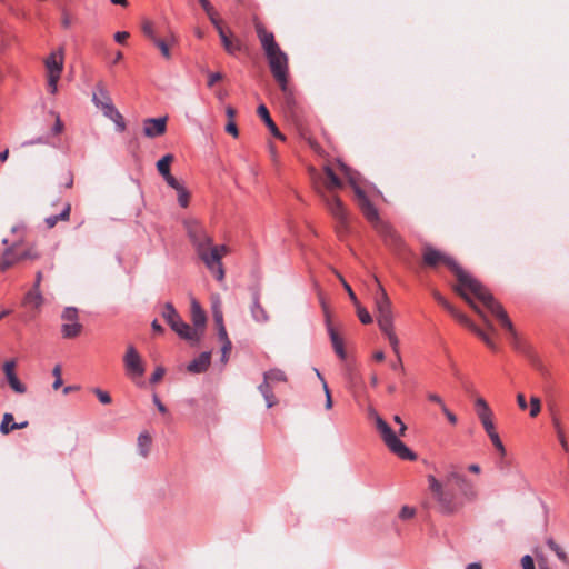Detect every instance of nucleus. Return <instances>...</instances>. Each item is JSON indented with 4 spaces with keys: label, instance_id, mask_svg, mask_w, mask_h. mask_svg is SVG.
<instances>
[{
    "label": "nucleus",
    "instance_id": "cd10ccee",
    "mask_svg": "<svg viewBox=\"0 0 569 569\" xmlns=\"http://www.w3.org/2000/svg\"><path fill=\"white\" fill-rule=\"evenodd\" d=\"M220 36V39H221V42L224 47V49L229 52V53H234L237 50H239L240 46L239 43H234L232 42L228 36L226 34V32L223 31L221 24H220V21L217 22V24H213Z\"/></svg>",
    "mask_w": 569,
    "mask_h": 569
},
{
    "label": "nucleus",
    "instance_id": "6e6d98bb",
    "mask_svg": "<svg viewBox=\"0 0 569 569\" xmlns=\"http://www.w3.org/2000/svg\"><path fill=\"white\" fill-rule=\"evenodd\" d=\"M521 566L523 569H536L535 561L531 556L526 555L521 558Z\"/></svg>",
    "mask_w": 569,
    "mask_h": 569
},
{
    "label": "nucleus",
    "instance_id": "1a4fd4ad",
    "mask_svg": "<svg viewBox=\"0 0 569 569\" xmlns=\"http://www.w3.org/2000/svg\"><path fill=\"white\" fill-rule=\"evenodd\" d=\"M210 246L211 244H202L194 250L207 269L219 282H221L224 279V269L221 262V258L217 254V250L210 249Z\"/></svg>",
    "mask_w": 569,
    "mask_h": 569
},
{
    "label": "nucleus",
    "instance_id": "6e6552de",
    "mask_svg": "<svg viewBox=\"0 0 569 569\" xmlns=\"http://www.w3.org/2000/svg\"><path fill=\"white\" fill-rule=\"evenodd\" d=\"M63 48H59L51 52L44 60V66L48 71V89L52 94L58 90V82L63 70Z\"/></svg>",
    "mask_w": 569,
    "mask_h": 569
},
{
    "label": "nucleus",
    "instance_id": "bf43d9fd",
    "mask_svg": "<svg viewBox=\"0 0 569 569\" xmlns=\"http://www.w3.org/2000/svg\"><path fill=\"white\" fill-rule=\"evenodd\" d=\"M413 515H415V509L405 506L401 508L399 517L401 519H410L411 517H413Z\"/></svg>",
    "mask_w": 569,
    "mask_h": 569
},
{
    "label": "nucleus",
    "instance_id": "ea45409f",
    "mask_svg": "<svg viewBox=\"0 0 569 569\" xmlns=\"http://www.w3.org/2000/svg\"><path fill=\"white\" fill-rule=\"evenodd\" d=\"M143 32H144V34H146L148 38H150L153 42H154V39H159V38H160V32H161V33H166V32H164L163 27H162V26H159V27H158V34H157L151 23H146V24L143 26Z\"/></svg>",
    "mask_w": 569,
    "mask_h": 569
},
{
    "label": "nucleus",
    "instance_id": "0e129e2a",
    "mask_svg": "<svg viewBox=\"0 0 569 569\" xmlns=\"http://www.w3.org/2000/svg\"><path fill=\"white\" fill-rule=\"evenodd\" d=\"M223 76L222 73L220 72H212V73H209V77H208V86L209 87H212L217 81H220L222 80Z\"/></svg>",
    "mask_w": 569,
    "mask_h": 569
},
{
    "label": "nucleus",
    "instance_id": "c85d7f7f",
    "mask_svg": "<svg viewBox=\"0 0 569 569\" xmlns=\"http://www.w3.org/2000/svg\"><path fill=\"white\" fill-rule=\"evenodd\" d=\"M547 546L549 547V549L551 551L555 552V555L557 556V558L563 563V565H569V557L567 555V552L565 551V549L558 545L553 539L549 538L547 539L546 541Z\"/></svg>",
    "mask_w": 569,
    "mask_h": 569
},
{
    "label": "nucleus",
    "instance_id": "20e7f679",
    "mask_svg": "<svg viewBox=\"0 0 569 569\" xmlns=\"http://www.w3.org/2000/svg\"><path fill=\"white\" fill-rule=\"evenodd\" d=\"M470 293L480 300L485 307L500 321L501 326L510 332L513 339V346H520L511 320L509 319L501 305L495 300L492 295L480 282L478 283V288L471 290Z\"/></svg>",
    "mask_w": 569,
    "mask_h": 569
},
{
    "label": "nucleus",
    "instance_id": "39448f33",
    "mask_svg": "<svg viewBox=\"0 0 569 569\" xmlns=\"http://www.w3.org/2000/svg\"><path fill=\"white\" fill-rule=\"evenodd\" d=\"M340 170L345 173V176L348 178V181L350 186L353 188V191L356 193L358 204L363 213V216L367 218L368 221L371 223H379V214L376 209V207L370 202L368 199L366 192L360 188V176L358 172L352 171L347 164L339 162Z\"/></svg>",
    "mask_w": 569,
    "mask_h": 569
},
{
    "label": "nucleus",
    "instance_id": "473e14b6",
    "mask_svg": "<svg viewBox=\"0 0 569 569\" xmlns=\"http://www.w3.org/2000/svg\"><path fill=\"white\" fill-rule=\"evenodd\" d=\"M82 326L78 322H66L61 327V332L64 338H74L81 332Z\"/></svg>",
    "mask_w": 569,
    "mask_h": 569
},
{
    "label": "nucleus",
    "instance_id": "72a5a7b5",
    "mask_svg": "<svg viewBox=\"0 0 569 569\" xmlns=\"http://www.w3.org/2000/svg\"><path fill=\"white\" fill-rule=\"evenodd\" d=\"M325 173L327 181L326 187L328 190H335L342 186L341 180L338 178V176L333 172V170L330 167L325 168Z\"/></svg>",
    "mask_w": 569,
    "mask_h": 569
},
{
    "label": "nucleus",
    "instance_id": "4d7b16f0",
    "mask_svg": "<svg viewBox=\"0 0 569 569\" xmlns=\"http://www.w3.org/2000/svg\"><path fill=\"white\" fill-rule=\"evenodd\" d=\"M323 391H325V395H326V403H325V407L326 409H331L332 408V398H331V393H330V390H329V387L327 385V382H323Z\"/></svg>",
    "mask_w": 569,
    "mask_h": 569
},
{
    "label": "nucleus",
    "instance_id": "3c124183",
    "mask_svg": "<svg viewBox=\"0 0 569 569\" xmlns=\"http://www.w3.org/2000/svg\"><path fill=\"white\" fill-rule=\"evenodd\" d=\"M164 373H166V369L163 367H161V366L157 367L150 378V382L151 383L159 382L163 378Z\"/></svg>",
    "mask_w": 569,
    "mask_h": 569
},
{
    "label": "nucleus",
    "instance_id": "dca6fc26",
    "mask_svg": "<svg viewBox=\"0 0 569 569\" xmlns=\"http://www.w3.org/2000/svg\"><path fill=\"white\" fill-rule=\"evenodd\" d=\"M174 160V156L169 153L162 157L157 162V170L158 172L163 177V179L167 181V183L172 187L173 189H178V181L170 172V166Z\"/></svg>",
    "mask_w": 569,
    "mask_h": 569
},
{
    "label": "nucleus",
    "instance_id": "774afa93",
    "mask_svg": "<svg viewBox=\"0 0 569 569\" xmlns=\"http://www.w3.org/2000/svg\"><path fill=\"white\" fill-rule=\"evenodd\" d=\"M129 38V32L127 31H118L114 33V40L118 43H123Z\"/></svg>",
    "mask_w": 569,
    "mask_h": 569
},
{
    "label": "nucleus",
    "instance_id": "f257e3e1",
    "mask_svg": "<svg viewBox=\"0 0 569 569\" xmlns=\"http://www.w3.org/2000/svg\"><path fill=\"white\" fill-rule=\"evenodd\" d=\"M427 481L438 510L443 515H453L459 511L463 505L461 499L471 501L477 497L475 483L453 465L446 468L442 480L428 475Z\"/></svg>",
    "mask_w": 569,
    "mask_h": 569
},
{
    "label": "nucleus",
    "instance_id": "2eb2a0df",
    "mask_svg": "<svg viewBox=\"0 0 569 569\" xmlns=\"http://www.w3.org/2000/svg\"><path fill=\"white\" fill-rule=\"evenodd\" d=\"M476 411L479 420L481 421L483 429L487 433H491V431L496 430L495 423L492 420V411L489 408L488 403L483 398L476 399Z\"/></svg>",
    "mask_w": 569,
    "mask_h": 569
},
{
    "label": "nucleus",
    "instance_id": "9d476101",
    "mask_svg": "<svg viewBox=\"0 0 569 569\" xmlns=\"http://www.w3.org/2000/svg\"><path fill=\"white\" fill-rule=\"evenodd\" d=\"M183 227L194 249L202 244H211V237L206 232L200 221L196 218H186Z\"/></svg>",
    "mask_w": 569,
    "mask_h": 569
},
{
    "label": "nucleus",
    "instance_id": "864d4df0",
    "mask_svg": "<svg viewBox=\"0 0 569 569\" xmlns=\"http://www.w3.org/2000/svg\"><path fill=\"white\" fill-rule=\"evenodd\" d=\"M16 366H17V363H16V361H14V360H8V361H6V362L3 363V373H4V376L7 377V376H10V375H12V373H16V372H14Z\"/></svg>",
    "mask_w": 569,
    "mask_h": 569
},
{
    "label": "nucleus",
    "instance_id": "37998d69",
    "mask_svg": "<svg viewBox=\"0 0 569 569\" xmlns=\"http://www.w3.org/2000/svg\"><path fill=\"white\" fill-rule=\"evenodd\" d=\"M61 318L66 321V322H74V321H78V310L76 308H72V307H67L62 315H61Z\"/></svg>",
    "mask_w": 569,
    "mask_h": 569
},
{
    "label": "nucleus",
    "instance_id": "7ed1b4c3",
    "mask_svg": "<svg viewBox=\"0 0 569 569\" xmlns=\"http://www.w3.org/2000/svg\"><path fill=\"white\" fill-rule=\"evenodd\" d=\"M370 417L373 418L376 428L380 433L388 449L403 460H416L417 456L411 451L395 433L390 426L376 412L375 409L369 410Z\"/></svg>",
    "mask_w": 569,
    "mask_h": 569
},
{
    "label": "nucleus",
    "instance_id": "4c0bfd02",
    "mask_svg": "<svg viewBox=\"0 0 569 569\" xmlns=\"http://www.w3.org/2000/svg\"><path fill=\"white\" fill-rule=\"evenodd\" d=\"M470 329L492 350L497 349L495 341L479 327L470 325Z\"/></svg>",
    "mask_w": 569,
    "mask_h": 569
},
{
    "label": "nucleus",
    "instance_id": "7c9ffc66",
    "mask_svg": "<svg viewBox=\"0 0 569 569\" xmlns=\"http://www.w3.org/2000/svg\"><path fill=\"white\" fill-rule=\"evenodd\" d=\"M151 446V437L148 432H141L138 437V451L140 456L146 458L149 455Z\"/></svg>",
    "mask_w": 569,
    "mask_h": 569
},
{
    "label": "nucleus",
    "instance_id": "393cba45",
    "mask_svg": "<svg viewBox=\"0 0 569 569\" xmlns=\"http://www.w3.org/2000/svg\"><path fill=\"white\" fill-rule=\"evenodd\" d=\"M516 349L527 357L532 367H535L540 372H545V366L542 361L530 347L520 345L516 346Z\"/></svg>",
    "mask_w": 569,
    "mask_h": 569
},
{
    "label": "nucleus",
    "instance_id": "69168bd1",
    "mask_svg": "<svg viewBox=\"0 0 569 569\" xmlns=\"http://www.w3.org/2000/svg\"><path fill=\"white\" fill-rule=\"evenodd\" d=\"M62 131H63V123H62V121H61L60 117H59V116H57V117H56L54 124H53V127H52V132H53L54 134H59V133H61Z\"/></svg>",
    "mask_w": 569,
    "mask_h": 569
},
{
    "label": "nucleus",
    "instance_id": "aec40b11",
    "mask_svg": "<svg viewBox=\"0 0 569 569\" xmlns=\"http://www.w3.org/2000/svg\"><path fill=\"white\" fill-rule=\"evenodd\" d=\"M210 361L211 352L203 351L188 365L187 369L191 373H201L208 369Z\"/></svg>",
    "mask_w": 569,
    "mask_h": 569
},
{
    "label": "nucleus",
    "instance_id": "5fc2aeb1",
    "mask_svg": "<svg viewBox=\"0 0 569 569\" xmlns=\"http://www.w3.org/2000/svg\"><path fill=\"white\" fill-rule=\"evenodd\" d=\"M441 411L443 412V415L447 417L448 421L451 425L457 423V421H458L457 416L453 412H451L446 405H442Z\"/></svg>",
    "mask_w": 569,
    "mask_h": 569
},
{
    "label": "nucleus",
    "instance_id": "412c9836",
    "mask_svg": "<svg viewBox=\"0 0 569 569\" xmlns=\"http://www.w3.org/2000/svg\"><path fill=\"white\" fill-rule=\"evenodd\" d=\"M258 116L261 118V120L266 123L268 129L270 130L271 134L280 140H284V136L279 131L278 127L273 122V120L270 117V113L264 104H260L257 109Z\"/></svg>",
    "mask_w": 569,
    "mask_h": 569
},
{
    "label": "nucleus",
    "instance_id": "c03bdc74",
    "mask_svg": "<svg viewBox=\"0 0 569 569\" xmlns=\"http://www.w3.org/2000/svg\"><path fill=\"white\" fill-rule=\"evenodd\" d=\"M356 306H357V312H358L359 320L363 325L371 323L372 317L370 316V313L363 307L359 306V303H357Z\"/></svg>",
    "mask_w": 569,
    "mask_h": 569
},
{
    "label": "nucleus",
    "instance_id": "f704fd0d",
    "mask_svg": "<svg viewBox=\"0 0 569 569\" xmlns=\"http://www.w3.org/2000/svg\"><path fill=\"white\" fill-rule=\"evenodd\" d=\"M7 382L9 383L10 388L19 395H23L27 392V387L24 383H22L18 376L16 373H12L10 376L6 377Z\"/></svg>",
    "mask_w": 569,
    "mask_h": 569
},
{
    "label": "nucleus",
    "instance_id": "a878e982",
    "mask_svg": "<svg viewBox=\"0 0 569 569\" xmlns=\"http://www.w3.org/2000/svg\"><path fill=\"white\" fill-rule=\"evenodd\" d=\"M191 319L194 327L204 328L206 315L196 299L191 300Z\"/></svg>",
    "mask_w": 569,
    "mask_h": 569
},
{
    "label": "nucleus",
    "instance_id": "4be33fe9",
    "mask_svg": "<svg viewBox=\"0 0 569 569\" xmlns=\"http://www.w3.org/2000/svg\"><path fill=\"white\" fill-rule=\"evenodd\" d=\"M257 33L266 53L278 50L280 48L274 41L273 34L266 31L262 26H257Z\"/></svg>",
    "mask_w": 569,
    "mask_h": 569
},
{
    "label": "nucleus",
    "instance_id": "a19ab883",
    "mask_svg": "<svg viewBox=\"0 0 569 569\" xmlns=\"http://www.w3.org/2000/svg\"><path fill=\"white\" fill-rule=\"evenodd\" d=\"M199 3L201 4V7L203 8V10L206 11V13L208 14L210 21L212 22V24H217V22L219 21L218 18L216 17V12L211 6V3L208 1V0H199Z\"/></svg>",
    "mask_w": 569,
    "mask_h": 569
},
{
    "label": "nucleus",
    "instance_id": "13d9d810",
    "mask_svg": "<svg viewBox=\"0 0 569 569\" xmlns=\"http://www.w3.org/2000/svg\"><path fill=\"white\" fill-rule=\"evenodd\" d=\"M226 131L232 134L234 138L239 136L238 127L233 120H229V122L226 124Z\"/></svg>",
    "mask_w": 569,
    "mask_h": 569
},
{
    "label": "nucleus",
    "instance_id": "e2e57ef3",
    "mask_svg": "<svg viewBox=\"0 0 569 569\" xmlns=\"http://www.w3.org/2000/svg\"><path fill=\"white\" fill-rule=\"evenodd\" d=\"M212 317L217 328L224 326L222 310H214V312H212Z\"/></svg>",
    "mask_w": 569,
    "mask_h": 569
},
{
    "label": "nucleus",
    "instance_id": "f3484780",
    "mask_svg": "<svg viewBox=\"0 0 569 569\" xmlns=\"http://www.w3.org/2000/svg\"><path fill=\"white\" fill-rule=\"evenodd\" d=\"M326 204L330 213L342 224L347 223V211L341 202V200L333 196L326 199Z\"/></svg>",
    "mask_w": 569,
    "mask_h": 569
},
{
    "label": "nucleus",
    "instance_id": "8fccbe9b",
    "mask_svg": "<svg viewBox=\"0 0 569 569\" xmlns=\"http://www.w3.org/2000/svg\"><path fill=\"white\" fill-rule=\"evenodd\" d=\"M118 117H114L113 114L109 116L108 119H110L111 121L114 122L118 131H123L126 129V123H124V120H123V117L121 116V113L118 111Z\"/></svg>",
    "mask_w": 569,
    "mask_h": 569
},
{
    "label": "nucleus",
    "instance_id": "79ce46f5",
    "mask_svg": "<svg viewBox=\"0 0 569 569\" xmlns=\"http://www.w3.org/2000/svg\"><path fill=\"white\" fill-rule=\"evenodd\" d=\"M490 438V440L492 441L495 448L500 452L501 456H505L506 455V449H505V446L502 443V441L500 440V437L499 435L497 433L496 430L491 431V433H487Z\"/></svg>",
    "mask_w": 569,
    "mask_h": 569
},
{
    "label": "nucleus",
    "instance_id": "a211bd4d",
    "mask_svg": "<svg viewBox=\"0 0 569 569\" xmlns=\"http://www.w3.org/2000/svg\"><path fill=\"white\" fill-rule=\"evenodd\" d=\"M176 41L177 40H176L174 32L172 30H168V31H166V33L160 32V38L154 39V44L159 48L161 54L166 59H170L171 58L170 48L173 44H176Z\"/></svg>",
    "mask_w": 569,
    "mask_h": 569
},
{
    "label": "nucleus",
    "instance_id": "c9c22d12",
    "mask_svg": "<svg viewBox=\"0 0 569 569\" xmlns=\"http://www.w3.org/2000/svg\"><path fill=\"white\" fill-rule=\"evenodd\" d=\"M163 318L170 325L171 329L178 332V320H176V310L171 303L166 306V309L162 312Z\"/></svg>",
    "mask_w": 569,
    "mask_h": 569
},
{
    "label": "nucleus",
    "instance_id": "052dcab7",
    "mask_svg": "<svg viewBox=\"0 0 569 569\" xmlns=\"http://www.w3.org/2000/svg\"><path fill=\"white\" fill-rule=\"evenodd\" d=\"M260 393L262 395V397L264 395H270L272 393V387H271V383L270 382H267V380L263 379L262 383L258 387Z\"/></svg>",
    "mask_w": 569,
    "mask_h": 569
},
{
    "label": "nucleus",
    "instance_id": "2f4dec72",
    "mask_svg": "<svg viewBox=\"0 0 569 569\" xmlns=\"http://www.w3.org/2000/svg\"><path fill=\"white\" fill-rule=\"evenodd\" d=\"M263 379L267 380V382L276 383V382H284L287 381V376L284 371L281 369L274 368L266 371L263 373Z\"/></svg>",
    "mask_w": 569,
    "mask_h": 569
},
{
    "label": "nucleus",
    "instance_id": "e433bc0d",
    "mask_svg": "<svg viewBox=\"0 0 569 569\" xmlns=\"http://www.w3.org/2000/svg\"><path fill=\"white\" fill-rule=\"evenodd\" d=\"M381 331L386 336V338L388 339L389 345L391 346L395 355L399 356L400 355V350H399L400 342H399V339H398L397 335L393 331V326L389 327L387 330H381Z\"/></svg>",
    "mask_w": 569,
    "mask_h": 569
},
{
    "label": "nucleus",
    "instance_id": "5701e85b",
    "mask_svg": "<svg viewBox=\"0 0 569 569\" xmlns=\"http://www.w3.org/2000/svg\"><path fill=\"white\" fill-rule=\"evenodd\" d=\"M203 335V329L194 327L191 328L188 323L180 321V338L189 340L192 343L200 341Z\"/></svg>",
    "mask_w": 569,
    "mask_h": 569
},
{
    "label": "nucleus",
    "instance_id": "9b49d317",
    "mask_svg": "<svg viewBox=\"0 0 569 569\" xmlns=\"http://www.w3.org/2000/svg\"><path fill=\"white\" fill-rule=\"evenodd\" d=\"M127 375L137 382L144 375L143 361L133 346H128L123 357Z\"/></svg>",
    "mask_w": 569,
    "mask_h": 569
},
{
    "label": "nucleus",
    "instance_id": "680f3d73",
    "mask_svg": "<svg viewBox=\"0 0 569 569\" xmlns=\"http://www.w3.org/2000/svg\"><path fill=\"white\" fill-rule=\"evenodd\" d=\"M152 400H153V403L156 405V407L158 408V410H159L163 416H167V415H168V409H167V407L161 402V400L159 399V397H158L157 395H153Z\"/></svg>",
    "mask_w": 569,
    "mask_h": 569
},
{
    "label": "nucleus",
    "instance_id": "09e8293b",
    "mask_svg": "<svg viewBox=\"0 0 569 569\" xmlns=\"http://www.w3.org/2000/svg\"><path fill=\"white\" fill-rule=\"evenodd\" d=\"M190 192L180 184V207L186 208L189 204Z\"/></svg>",
    "mask_w": 569,
    "mask_h": 569
},
{
    "label": "nucleus",
    "instance_id": "338daca9",
    "mask_svg": "<svg viewBox=\"0 0 569 569\" xmlns=\"http://www.w3.org/2000/svg\"><path fill=\"white\" fill-rule=\"evenodd\" d=\"M218 337L223 343L231 342L228 338V333L224 326L218 328Z\"/></svg>",
    "mask_w": 569,
    "mask_h": 569
},
{
    "label": "nucleus",
    "instance_id": "a18cd8bd",
    "mask_svg": "<svg viewBox=\"0 0 569 569\" xmlns=\"http://www.w3.org/2000/svg\"><path fill=\"white\" fill-rule=\"evenodd\" d=\"M541 410V401L538 397L532 396L530 398V416L537 417Z\"/></svg>",
    "mask_w": 569,
    "mask_h": 569
},
{
    "label": "nucleus",
    "instance_id": "49530a36",
    "mask_svg": "<svg viewBox=\"0 0 569 569\" xmlns=\"http://www.w3.org/2000/svg\"><path fill=\"white\" fill-rule=\"evenodd\" d=\"M52 375L54 376V381L52 383V388L54 390L59 389L62 386V379H61V366L57 365L54 366L52 370Z\"/></svg>",
    "mask_w": 569,
    "mask_h": 569
},
{
    "label": "nucleus",
    "instance_id": "de8ad7c7",
    "mask_svg": "<svg viewBox=\"0 0 569 569\" xmlns=\"http://www.w3.org/2000/svg\"><path fill=\"white\" fill-rule=\"evenodd\" d=\"M94 393L101 403H103V405L111 403L112 400L108 392L97 388V389H94Z\"/></svg>",
    "mask_w": 569,
    "mask_h": 569
},
{
    "label": "nucleus",
    "instance_id": "423d86ee",
    "mask_svg": "<svg viewBox=\"0 0 569 569\" xmlns=\"http://www.w3.org/2000/svg\"><path fill=\"white\" fill-rule=\"evenodd\" d=\"M269 61L270 70L276 81L280 86L281 91L286 94H290L288 86V57L279 48L278 50L266 53Z\"/></svg>",
    "mask_w": 569,
    "mask_h": 569
},
{
    "label": "nucleus",
    "instance_id": "bb28decb",
    "mask_svg": "<svg viewBox=\"0 0 569 569\" xmlns=\"http://www.w3.org/2000/svg\"><path fill=\"white\" fill-rule=\"evenodd\" d=\"M14 248H16V244H12L11 247H8L4 250V252L1 257V260H0V266H1L2 270H6V269L10 268L11 266H13L14 263H17L18 261H20V256H18L14 252Z\"/></svg>",
    "mask_w": 569,
    "mask_h": 569
},
{
    "label": "nucleus",
    "instance_id": "58836bf2",
    "mask_svg": "<svg viewBox=\"0 0 569 569\" xmlns=\"http://www.w3.org/2000/svg\"><path fill=\"white\" fill-rule=\"evenodd\" d=\"M13 421V415L10 412H6L2 418V422L0 423V432L2 435L10 433L13 429H10Z\"/></svg>",
    "mask_w": 569,
    "mask_h": 569
},
{
    "label": "nucleus",
    "instance_id": "603ef678",
    "mask_svg": "<svg viewBox=\"0 0 569 569\" xmlns=\"http://www.w3.org/2000/svg\"><path fill=\"white\" fill-rule=\"evenodd\" d=\"M231 348H232L231 342H227V343L222 345V347H221V362L222 363H227Z\"/></svg>",
    "mask_w": 569,
    "mask_h": 569
},
{
    "label": "nucleus",
    "instance_id": "f8f14e48",
    "mask_svg": "<svg viewBox=\"0 0 569 569\" xmlns=\"http://www.w3.org/2000/svg\"><path fill=\"white\" fill-rule=\"evenodd\" d=\"M92 103L102 111L106 118L111 114L119 118L118 110L113 106L110 94L102 82H99L92 92Z\"/></svg>",
    "mask_w": 569,
    "mask_h": 569
},
{
    "label": "nucleus",
    "instance_id": "c756f323",
    "mask_svg": "<svg viewBox=\"0 0 569 569\" xmlns=\"http://www.w3.org/2000/svg\"><path fill=\"white\" fill-rule=\"evenodd\" d=\"M71 207L69 203L64 206L60 214L50 216L46 218V224L48 228H53L58 221H67L70 217Z\"/></svg>",
    "mask_w": 569,
    "mask_h": 569
},
{
    "label": "nucleus",
    "instance_id": "b1692460",
    "mask_svg": "<svg viewBox=\"0 0 569 569\" xmlns=\"http://www.w3.org/2000/svg\"><path fill=\"white\" fill-rule=\"evenodd\" d=\"M44 302V298L41 293V291L37 290H29L24 298H23V305L31 307L34 311H40L41 306Z\"/></svg>",
    "mask_w": 569,
    "mask_h": 569
},
{
    "label": "nucleus",
    "instance_id": "f03ea898",
    "mask_svg": "<svg viewBox=\"0 0 569 569\" xmlns=\"http://www.w3.org/2000/svg\"><path fill=\"white\" fill-rule=\"evenodd\" d=\"M423 261L427 266L436 267L438 263L446 264L457 277L459 282L458 291L466 299V301L485 319L487 328L495 332L492 323L483 316V313L476 307V305L468 297L467 291H471L478 288L479 281L475 279L470 273L466 272L451 257L442 253L439 250L430 246L425 247Z\"/></svg>",
    "mask_w": 569,
    "mask_h": 569
},
{
    "label": "nucleus",
    "instance_id": "4468645a",
    "mask_svg": "<svg viewBox=\"0 0 569 569\" xmlns=\"http://www.w3.org/2000/svg\"><path fill=\"white\" fill-rule=\"evenodd\" d=\"M167 129V118H147L142 121L143 136L150 139L162 136Z\"/></svg>",
    "mask_w": 569,
    "mask_h": 569
},
{
    "label": "nucleus",
    "instance_id": "ddd939ff",
    "mask_svg": "<svg viewBox=\"0 0 569 569\" xmlns=\"http://www.w3.org/2000/svg\"><path fill=\"white\" fill-rule=\"evenodd\" d=\"M251 291V305H250V313L252 319L257 323H267L270 319L269 313L260 303V289L259 287H252Z\"/></svg>",
    "mask_w": 569,
    "mask_h": 569
},
{
    "label": "nucleus",
    "instance_id": "6ab92c4d",
    "mask_svg": "<svg viewBox=\"0 0 569 569\" xmlns=\"http://www.w3.org/2000/svg\"><path fill=\"white\" fill-rule=\"evenodd\" d=\"M322 307L323 309H326L325 307V303L322 302ZM325 312H327V310H325ZM326 322H327V331L329 333V337H330V340H331V343H332V347L335 349V352L337 353V356L345 360L347 358V352L343 348V343H342V340L341 338L338 336V333L336 332V330L333 329V327L331 326L330 323V320H329V316L328 313H326Z\"/></svg>",
    "mask_w": 569,
    "mask_h": 569
},
{
    "label": "nucleus",
    "instance_id": "0eeeda50",
    "mask_svg": "<svg viewBox=\"0 0 569 569\" xmlns=\"http://www.w3.org/2000/svg\"><path fill=\"white\" fill-rule=\"evenodd\" d=\"M378 290L375 297L376 310L378 312V326L380 330H387L393 326V315L391 310V302L387 296L386 290L382 288L377 278H375Z\"/></svg>",
    "mask_w": 569,
    "mask_h": 569
}]
</instances>
